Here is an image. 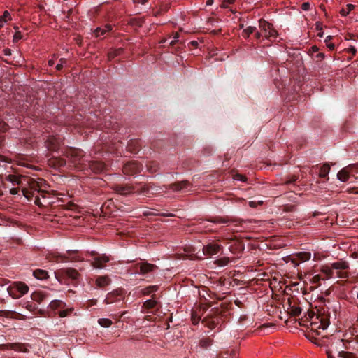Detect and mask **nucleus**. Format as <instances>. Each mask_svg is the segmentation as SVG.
<instances>
[{
    "instance_id": "f257e3e1",
    "label": "nucleus",
    "mask_w": 358,
    "mask_h": 358,
    "mask_svg": "<svg viewBox=\"0 0 358 358\" xmlns=\"http://www.w3.org/2000/svg\"><path fill=\"white\" fill-rule=\"evenodd\" d=\"M5 180L12 183L13 186L10 189V194L16 195L19 194L20 190L28 201H31L34 196V192H40L39 183L34 179L23 175L9 174L5 177Z\"/></svg>"
},
{
    "instance_id": "f03ea898",
    "label": "nucleus",
    "mask_w": 358,
    "mask_h": 358,
    "mask_svg": "<svg viewBox=\"0 0 358 358\" xmlns=\"http://www.w3.org/2000/svg\"><path fill=\"white\" fill-rule=\"evenodd\" d=\"M192 186L191 183L188 180H182L176 182L169 185H164L163 187H160L157 185L153 182H138V185H137V188L138 191V195L148 196L150 194H157L162 192H164L163 189H173L174 191H187L189 187Z\"/></svg>"
},
{
    "instance_id": "7ed1b4c3",
    "label": "nucleus",
    "mask_w": 358,
    "mask_h": 358,
    "mask_svg": "<svg viewBox=\"0 0 358 358\" xmlns=\"http://www.w3.org/2000/svg\"><path fill=\"white\" fill-rule=\"evenodd\" d=\"M224 312L219 308H213L210 310L208 313L202 320L201 322L205 327L214 329L217 328L221 330V326L224 322Z\"/></svg>"
},
{
    "instance_id": "20e7f679",
    "label": "nucleus",
    "mask_w": 358,
    "mask_h": 358,
    "mask_svg": "<svg viewBox=\"0 0 358 358\" xmlns=\"http://www.w3.org/2000/svg\"><path fill=\"white\" fill-rule=\"evenodd\" d=\"M132 271L144 278L152 277L158 270V266L155 264L148 263L146 261H141L131 267Z\"/></svg>"
},
{
    "instance_id": "39448f33",
    "label": "nucleus",
    "mask_w": 358,
    "mask_h": 358,
    "mask_svg": "<svg viewBox=\"0 0 358 358\" xmlns=\"http://www.w3.org/2000/svg\"><path fill=\"white\" fill-rule=\"evenodd\" d=\"M85 255L92 258L91 259H87V262L96 269L104 268L106 263L112 259L110 256H108L106 254H99L96 251H87Z\"/></svg>"
},
{
    "instance_id": "423d86ee",
    "label": "nucleus",
    "mask_w": 358,
    "mask_h": 358,
    "mask_svg": "<svg viewBox=\"0 0 358 358\" xmlns=\"http://www.w3.org/2000/svg\"><path fill=\"white\" fill-rule=\"evenodd\" d=\"M138 182H134L131 184H114L112 185L111 189L117 194L122 196H129L132 194L138 195V189L136 187Z\"/></svg>"
},
{
    "instance_id": "0eeeda50",
    "label": "nucleus",
    "mask_w": 358,
    "mask_h": 358,
    "mask_svg": "<svg viewBox=\"0 0 358 358\" xmlns=\"http://www.w3.org/2000/svg\"><path fill=\"white\" fill-rule=\"evenodd\" d=\"M55 275L60 283L65 284L69 280H77L80 274L75 268H66L57 270L55 272Z\"/></svg>"
},
{
    "instance_id": "6e6552de",
    "label": "nucleus",
    "mask_w": 358,
    "mask_h": 358,
    "mask_svg": "<svg viewBox=\"0 0 358 358\" xmlns=\"http://www.w3.org/2000/svg\"><path fill=\"white\" fill-rule=\"evenodd\" d=\"M7 289L10 296L13 299H18L28 292L29 287L22 282H15Z\"/></svg>"
},
{
    "instance_id": "1a4fd4ad",
    "label": "nucleus",
    "mask_w": 358,
    "mask_h": 358,
    "mask_svg": "<svg viewBox=\"0 0 358 358\" xmlns=\"http://www.w3.org/2000/svg\"><path fill=\"white\" fill-rule=\"evenodd\" d=\"M333 270H336V275L339 278H349L350 273L348 270L350 268L349 263L345 260L341 259L331 264Z\"/></svg>"
},
{
    "instance_id": "9d476101",
    "label": "nucleus",
    "mask_w": 358,
    "mask_h": 358,
    "mask_svg": "<svg viewBox=\"0 0 358 358\" xmlns=\"http://www.w3.org/2000/svg\"><path fill=\"white\" fill-rule=\"evenodd\" d=\"M64 155L71 159V162L76 166L80 163L85 155V152L78 148H68L64 152Z\"/></svg>"
},
{
    "instance_id": "9b49d317",
    "label": "nucleus",
    "mask_w": 358,
    "mask_h": 358,
    "mask_svg": "<svg viewBox=\"0 0 358 358\" xmlns=\"http://www.w3.org/2000/svg\"><path fill=\"white\" fill-rule=\"evenodd\" d=\"M56 262H82L84 258L78 255L77 250H68L66 254L58 255L55 257Z\"/></svg>"
},
{
    "instance_id": "f8f14e48",
    "label": "nucleus",
    "mask_w": 358,
    "mask_h": 358,
    "mask_svg": "<svg viewBox=\"0 0 358 358\" xmlns=\"http://www.w3.org/2000/svg\"><path fill=\"white\" fill-rule=\"evenodd\" d=\"M143 166L136 161H129L122 167V172L125 175L133 176L141 171Z\"/></svg>"
},
{
    "instance_id": "ddd939ff",
    "label": "nucleus",
    "mask_w": 358,
    "mask_h": 358,
    "mask_svg": "<svg viewBox=\"0 0 358 358\" xmlns=\"http://www.w3.org/2000/svg\"><path fill=\"white\" fill-rule=\"evenodd\" d=\"M315 321L310 322L312 331H317L319 329H326L329 325V318L324 315H316Z\"/></svg>"
},
{
    "instance_id": "4468645a",
    "label": "nucleus",
    "mask_w": 358,
    "mask_h": 358,
    "mask_svg": "<svg viewBox=\"0 0 358 358\" xmlns=\"http://www.w3.org/2000/svg\"><path fill=\"white\" fill-rule=\"evenodd\" d=\"M259 27L264 31L266 38L273 40L277 38L278 32L271 28V24L264 20H259Z\"/></svg>"
},
{
    "instance_id": "2eb2a0df",
    "label": "nucleus",
    "mask_w": 358,
    "mask_h": 358,
    "mask_svg": "<svg viewBox=\"0 0 358 358\" xmlns=\"http://www.w3.org/2000/svg\"><path fill=\"white\" fill-rule=\"evenodd\" d=\"M222 246L216 243L210 242L206 245H203L202 248L203 253L205 256L211 257L213 255H217Z\"/></svg>"
},
{
    "instance_id": "dca6fc26",
    "label": "nucleus",
    "mask_w": 358,
    "mask_h": 358,
    "mask_svg": "<svg viewBox=\"0 0 358 358\" xmlns=\"http://www.w3.org/2000/svg\"><path fill=\"white\" fill-rule=\"evenodd\" d=\"M45 145L50 151L58 152L60 147V140L55 136L50 135L45 141Z\"/></svg>"
},
{
    "instance_id": "f3484780",
    "label": "nucleus",
    "mask_w": 358,
    "mask_h": 358,
    "mask_svg": "<svg viewBox=\"0 0 358 358\" xmlns=\"http://www.w3.org/2000/svg\"><path fill=\"white\" fill-rule=\"evenodd\" d=\"M123 299L122 290H114L106 295L104 302L107 304L120 301Z\"/></svg>"
},
{
    "instance_id": "a211bd4d",
    "label": "nucleus",
    "mask_w": 358,
    "mask_h": 358,
    "mask_svg": "<svg viewBox=\"0 0 358 358\" xmlns=\"http://www.w3.org/2000/svg\"><path fill=\"white\" fill-rule=\"evenodd\" d=\"M2 348L7 349V350H13L17 352H27V349L26 348V347L24 344L17 343H7V344L3 345Z\"/></svg>"
},
{
    "instance_id": "6ab92c4d",
    "label": "nucleus",
    "mask_w": 358,
    "mask_h": 358,
    "mask_svg": "<svg viewBox=\"0 0 358 358\" xmlns=\"http://www.w3.org/2000/svg\"><path fill=\"white\" fill-rule=\"evenodd\" d=\"M88 166L95 173H101L105 169V164L101 162L97 161L89 162Z\"/></svg>"
},
{
    "instance_id": "aec40b11",
    "label": "nucleus",
    "mask_w": 358,
    "mask_h": 358,
    "mask_svg": "<svg viewBox=\"0 0 358 358\" xmlns=\"http://www.w3.org/2000/svg\"><path fill=\"white\" fill-rule=\"evenodd\" d=\"M350 167H354V166H347L338 171V173L337 174V177L341 181L346 182L348 180L350 176L351 175L350 171Z\"/></svg>"
},
{
    "instance_id": "412c9836",
    "label": "nucleus",
    "mask_w": 358,
    "mask_h": 358,
    "mask_svg": "<svg viewBox=\"0 0 358 358\" xmlns=\"http://www.w3.org/2000/svg\"><path fill=\"white\" fill-rule=\"evenodd\" d=\"M49 164L55 168H62L66 166V160L59 157H54L49 159Z\"/></svg>"
},
{
    "instance_id": "4be33fe9",
    "label": "nucleus",
    "mask_w": 358,
    "mask_h": 358,
    "mask_svg": "<svg viewBox=\"0 0 358 358\" xmlns=\"http://www.w3.org/2000/svg\"><path fill=\"white\" fill-rule=\"evenodd\" d=\"M140 143L136 140H130L127 145V150L131 153H137L140 150Z\"/></svg>"
},
{
    "instance_id": "5701e85b",
    "label": "nucleus",
    "mask_w": 358,
    "mask_h": 358,
    "mask_svg": "<svg viewBox=\"0 0 358 358\" xmlns=\"http://www.w3.org/2000/svg\"><path fill=\"white\" fill-rule=\"evenodd\" d=\"M110 282V279L107 275L98 276L96 279V285L100 288L105 287Z\"/></svg>"
},
{
    "instance_id": "b1692460",
    "label": "nucleus",
    "mask_w": 358,
    "mask_h": 358,
    "mask_svg": "<svg viewBox=\"0 0 358 358\" xmlns=\"http://www.w3.org/2000/svg\"><path fill=\"white\" fill-rule=\"evenodd\" d=\"M147 171L150 173H154L159 169V164L156 161H150L146 164Z\"/></svg>"
},
{
    "instance_id": "393cba45",
    "label": "nucleus",
    "mask_w": 358,
    "mask_h": 358,
    "mask_svg": "<svg viewBox=\"0 0 358 358\" xmlns=\"http://www.w3.org/2000/svg\"><path fill=\"white\" fill-rule=\"evenodd\" d=\"M45 294L43 292H34L31 294V299L38 303H41L45 298Z\"/></svg>"
},
{
    "instance_id": "a878e982",
    "label": "nucleus",
    "mask_w": 358,
    "mask_h": 358,
    "mask_svg": "<svg viewBox=\"0 0 358 358\" xmlns=\"http://www.w3.org/2000/svg\"><path fill=\"white\" fill-rule=\"evenodd\" d=\"M49 306L51 309L55 310L64 308L66 306V304L60 300H53L50 303Z\"/></svg>"
},
{
    "instance_id": "bb28decb",
    "label": "nucleus",
    "mask_w": 358,
    "mask_h": 358,
    "mask_svg": "<svg viewBox=\"0 0 358 358\" xmlns=\"http://www.w3.org/2000/svg\"><path fill=\"white\" fill-rule=\"evenodd\" d=\"M159 286L158 285H150L147 287H145L141 290V293L143 295L148 296L151 293L155 292L158 290Z\"/></svg>"
},
{
    "instance_id": "cd10ccee",
    "label": "nucleus",
    "mask_w": 358,
    "mask_h": 358,
    "mask_svg": "<svg viewBox=\"0 0 358 358\" xmlns=\"http://www.w3.org/2000/svg\"><path fill=\"white\" fill-rule=\"evenodd\" d=\"M34 276L39 280H45L48 278V272L42 269H36L33 272Z\"/></svg>"
},
{
    "instance_id": "c85d7f7f",
    "label": "nucleus",
    "mask_w": 358,
    "mask_h": 358,
    "mask_svg": "<svg viewBox=\"0 0 358 358\" xmlns=\"http://www.w3.org/2000/svg\"><path fill=\"white\" fill-rule=\"evenodd\" d=\"M112 29L111 25H106L104 29H101L100 27H98L94 31V34L96 37L101 36L104 35L105 33L110 31Z\"/></svg>"
},
{
    "instance_id": "c756f323",
    "label": "nucleus",
    "mask_w": 358,
    "mask_h": 358,
    "mask_svg": "<svg viewBox=\"0 0 358 358\" xmlns=\"http://www.w3.org/2000/svg\"><path fill=\"white\" fill-rule=\"evenodd\" d=\"M330 171V166L329 164H325L320 168L319 176L321 178H326Z\"/></svg>"
},
{
    "instance_id": "7c9ffc66",
    "label": "nucleus",
    "mask_w": 358,
    "mask_h": 358,
    "mask_svg": "<svg viewBox=\"0 0 358 358\" xmlns=\"http://www.w3.org/2000/svg\"><path fill=\"white\" fill-rule=\"evenodd\" d=\"M257 30L255 27H248L242 32V36L246 39L249 38L250 34L255 33Z\"/></svg>"
},
{
    "instance_id": "2f4dec72",
    "label": "nucleus",
    "mask_w": 358,
    "mask_h": 358,
    "mask_svg": "<svg viewBox=\"0 0 358 358\" xmlns=\"http://www.w3.org/2000/svg\"><path fill=\"white\" fill-rule=\"evenodd\" d=\"M311 254L308 252H299L296 255V258L298 260L301 262L308 261L310 259Z\"/></svg>"
},
{
    "instance_id": "473e14b6",
    "label": "nucleus",
    "mask_w": 358,
    "mask_h": 358,
    "mask_svg": "<svg viewBox=\"0 0 358 358\" xmlns=\"http://www.w3.org/2000/svg\"><path fill=\"white\" fill-rule=\"evenodd\" d=\"M321 271L327 275L328 278H332L334 275L333 268L331 266H323L321 268Z\"/></svg>"
},
{
    "instance_id": "72a5a7b5",
    "label": "nucleus",
    "mask_w": 358,
    "mask_h": 358,
    "mask_svg": "<svg viewBox=\"0 0 358 358\" xmlns=\"http://www.w3.org/2000/svg\"><path fill=\"white\" fill-rule=\"evenodd\" d=\"M73 311V308H66V306L64 308H61L59 310V311L58 312V315L60 317H65L69 315Z\"/></svg>"
},
{
    "instance_id": "f704fd0d",
    "label": "nucleus",
    "mask_w": 358,
    "mask_h": 358,
    "mask_svg": "<svg viewBox=\"0 0 358 358\" xmlns=\"http://www.w3.org/2000/svg\"><path fill=\"white\" fill-rule=\"evenodd\" d=\"M338 357L339 358H357V356L355 354L343 350L338 352Z\"/></svg>"
},
{
    "instance_id": "c9c22d12",
    "label": "nucleus",
    "mask_w": 358,
    "mask_h": 358,
    "mask_svg": "<svg viewBox=\"0 0 358 358\" xmlns=\"http://www.w3.org/2000/svg\"><path fill=\"white\" fill-rule=\"evenodd\" d=\"M122 52H123V49L122 48L111 50L108 53V57L109 59H113L117 56L120 55Z\"/></svg>"
},
{
    "instance_id": "e433bc0d",
    "label": "nucleus",
    "mask_w": 358,
    "mask_h": 358,
    "mask_svg": "<svg viewBox=\"0 0 358 358\" xmlns=\"http://www.w3.org/2000/svg\"><path fill=\"white\" fill-rule=\"evenodd\" d=\"M207 220L215 224H226L229 222V220H227L221 217H214Z\"/></svg>"
},
{
    "instance_id": "4c0bfd02",
    "label": "nucleus",
    "mask_w": 358,
    "mask_h": 358,
    "mask_svg": "<svg viewBox=\"0 0 358 358\" xmlns=\"http://www.w3.org/2000/svg\"><path fill=\"white\" fill-rule=\"evenodd\" d=\"M98 323L103 327H109L113 324L112 321L108 318H100L98 320Z\"/></svg>"
},
{
    "instance_id": "58836bf2",
    "label": "nucleus",
    "mask_w": 358,
    "mask_h": 358,
    "mask_svg": "<svg viewBox=\"0 0 358 358\" xmlns=\"http://www.w3.org/2000/svg\"><path fill=\"white\" fill-rule=\"evenodd\" d=\"M230 262L229 257H222L217 259L215 263L219 266H227Z\"/></svg>"
},
{
    "instance_id": "ea45409f",
    "label": "nucleus",
    "mask_w": 358,
    "mask_h": 358,
    "mask_svg": "<svg viewBox=\"0 0 358 358\" xmlns=\"http://www.w3.org/2000/svg\"><path fill=\"white\" fill-rule=\"evenodd\" d=\"M213 343V340L209 338H203L200 341V346L202 348H204V349H206L208 348L210 345H211Z\"/></svg>"
},
{
    "instance_id": "a19ab883",
    "label": "nucleus",
    "mask_w": 358,
    "mask_h": 358,
    "mask_svg": "<svg viewBox=\"0 0 358 358\" xmlns=\"http://www.w3.org/2000/svg\"><path fill=\"white\" fill-rule=\"evenodd\" d=\"M355 6L352 4H348L346 5L345 8H342L341 10L340 13L343 16H346L351 10H352L355 8Z\"/></svg>"
},
{
    "instance_id": "79ce46f5",
    "label": "nucleus",
    "mask_w": 358,
    "mask_h": 358,
    "mask_svg": "<svg viewBox=\"0 0 358 358\" xmlns=\"http://www.w3.org/2000/svg\"><path fill=\"white\" fill-rule=\"evenodd\" d=\"M157 305V301L154 299H149L143 303V307L148 309L154 308Z\"/></svg>"
},
{
    "instance_id": "37998d69",
    "label": "nucleus",
    "mask_w": 358,
    "mask_h": 358,
    "mask_svg": "<svg viewBox=\"0 0 358 358\" xmlns=\"http://www.w3.org/2000/svg\"><path fill=\"white\" fill-rule=\"evenodd\" d=\"M9 20H11L10 13L8 10H5L3 15L0 17V23L7 22Z\"/></svg>"
},
{
    "instance_id": "c03bdc74",
    "label": "nucleus",
    "mask_w": 358,
    "mask_h": 358,
    "mask_svg": "<svg viewBox=\"0 0 358 358\" xmlns=\"http://www.w3.org/2000/svg\"><path fill=\"white\" fill-rule=\"evenodd\" d=\"M332 39V36H328L325 41H324V43H326V45L327 47L330 50H334L335 49V45L334 43H331L330 41Z\"/></svg>"
},
{
    "instance_id": "a18cd8bd",
    "label": "nucleus",
    "mask_w": 358,
    "mask_h": 358,
    "mask_svg": "<svg viewBox=\"0 0 358 358\" xmlns=\"http://www.w3.org/2000/svg\"><path fill=\"white\" fill-rule=\"evenodd\" d=\"M302 309L299 306H293L291 309V313L294 316H299L301 315Z\"/></svg>"
},
{
    "instance_id": "49530a36",
    "label": "nucleus",
    "mask_w": 358,
    "mask_h": 358,
    "mask_svg": "<svg viewBox=\"0 0 358 358\" xmlns=\"http://www.w3.org/2000/svg\"><path fill=\"white\" fill-rule=\"evenodd\" d=\"M298 179H299L298 176L293 175L285 182V184H286V185L294 184L296 181L298 180Z\"/></svg>"
},
{
    "instance_id": "de8ad7c7",
    "label": "nucleus",
    "mask_w": 358,
    "mask_h": 358,
    "mask_svg": "<svg viewBox=\"0 0 358 358\" xmlns=\"http://www.w3.org/2000/svg\"><path fill=\"white\" fill-rule=\"evenodd\" d=\"M67 62V60L65 58H61L59 59V63L57 64L56 69L57 71H61L63 69L64 64H66Z\"/></svg>"
},
{
    "instance_id": "09e8293b",
    "label": "nucleus",
    "mask_w": 358,
    "mask_h": 358,
    "mask_svg": "<svg viewBox=\"0 0 358 358\" xmlns=\"http://www.w3.org/2000/svg\"><path fill=\"white\" fill-rule=\"evenodd\" d=\"M180 35L178 33H175L173 40L170 43L169 46L174 48L175 45L179 42L178 38Z\"/></svg>"
},
{
    "instance_id": "8fccbe9b",
    "label": "nucleus",
    "mask_w": 358,
    "mask_h": 358,
    "mask_svg": "<svg viewBox=\"0 0 358 358\" xmlns=\"http://www.w3.org/2000/svg\"><path fill=\"white\" fill-rule=\"evenodd\" d=\"M349 166H354V167H350V169L351 176H354L355 173H358V164H351Z\"/></svg>"
},
{
    "instance_id": "3c124183",
    "label": "nucleus",
    "mask_w": 358,
    "mask_h": 358,
    "mask_svg": "<svg viewBox=\"0 0 358 358\" xmlns=\"http://www.w3.org/2000/svg\"><path fill=\"white\" fill-rule=\"evenodd\" d=\"M200 320H201L200 316H198L194 313L192 314V322L193 324H194V325L198 324L199 322H200Z\"/></svg>"
},
{
    "instance_id": "603ef678",
    "label": "nucleus",
    "mask_w": 358,
    "mask_h": 358,
    "mask_svg": "<svg viewBox=\"0 0 358 358\" xmlns=\"http://www.w3.org/2000/svg\"><path fill=\"white\" fill-rule=\"evenodd\" d=\"M26 308L29 311L34 312V313L35 312V310H38V307L36 306V304L29 303H27Z\"/></svg>"
},
{
    "instance_id": "864d4df0",
    "label": "nucleus",
    "mask_w": 358,
    "mask_h": 358,
    "mask_svg": "<svg viewBox=\"0 0 358 358\" xmlns=\"http://www.w3.org/2000/svg\"><path fill=\"white\" fill-rule=\"evenodd\" d=\"M233 178L236 180L243 181L245 182L246 180V178L240 174V173H236L234 175Z\"/></svg>"
},
{
    "instance_id": "5fc2aeb1",
    "label": "nucleus",
    "mask_w": 358,
    "mask_h": 358,
    "mask_svg": "<svg viewBox=\"0 0 358 358\" xmlns=\"http://www.w3.org/2000/svg\"><path fill=\"white\" fill-rule=\"evenodd\" d=\"M8 126L3 121L0 120V132H4L7 130Z\"/></svg>"
},
{
    "instance_id": "6e6d98bb",
    "label": "nucleus",
    "mask_w": 358,
    "mask_h": 358,
    "mask_svg": "<svg viewBox=\"0 0 358 358\" xmlns=\"http://www.w3.org/2000/svg\"><path fill=\"white\" fill-rule=\"evenodd\" d=\"M22 34L20 31H17L13 36V42L16 43L22 38Z\"/></svg>"
},
{
    "instance_id": "4d7b16f0",
    "label": "nucleus",
    "mask_w": 358,
    "mask_h": 358,
    "mask_svg": "<svg viewBox=\"0 0 358 358\" xmlns=\"http://www.w3.org/2000/svg\"><path fill=\"white\" fill-rule=\"evenodd\" d=\"M263 203L262 201H250L249 202V206L251 207V208H256L258 205H262Z\"/></svg>"
},
{
    "instance_id": "13d9d810",
    "label": "nucleus",
    "mask_w": 358,
    "mask_h": 358,
    "mask_svg": "<svg viewBox=\"0 0 358 358\" xmlns=\"http://www.w3.org/2000/svg\"><path fill=\"white\" fill-rule=\"evenodd\" d=\"M321 279L322 278L320 275H315L312 278V282L315 284L319 283Z\"/></svg>"
},
{
    "instance_id": "bf43d9fd",
    "label": "nucleus",
    "mask_w": 358,
    "mask_h": 358,
    "mask_svg": "<svg viewBox=\"0 0 358 358\" xmlns=\"http://www.w3.org/2000/svg\"><path fill=\"white\" fill-rule=\"evenodd\" d=\"M346 51L348 52H350L352 54V55H355L357 52V49L354 46H351L349 48L346 49Z\"/></svg>"
},
{
    "instance_id": "052dcab7",
    "label": "nucleus",
    "mask_w": 358,
    "mask_h": 358,
    "mask_svg": "<svg viewBox=\"0 0 358 358\" xmlns=\"http://www.w3.org/2000/svg\"><path fill=\"white\" fill-rule=\"evenodd\" d=\"M310 3L308 2H305L301 4V8L303 10H308L310 9Z\"/></svg>"
},
{
    "instance_id": "680f3d73",
    "label": "nucleus",
    "mask_w": 358,
    "mask_h": 358,
    "mask_svg": "<svg viewBox=\"0 0 358 358\" xmlns=\"http://www.w3.org/2000/svg\"><path fill=\"white\" fill-rule=\"evenodd\" d=\"M97 303V300L96 299H91V300H89L87 302V308L92 306H94L96 305Z\"/></svg>"
},
{
    "instance_id": "e2e57ef3",
    "label": "nucleus",
    "mask_w": 358,
    "mask_h": 358,
    "mask_svg": "<svg viewBox=\"0 0 358 358\" xmlns=\"http://www.w3.org/2000/svg\"><path fill=\"white\" fill-rule=\"evenodd\" d=\"M10 314V312L8 311V310H1L0 311V315H1V316L9 317Z\"/></svg>"
},
{
    "instance_id": "0e129e2a",
    "label": "nucleus",
    "mask_w": 358,
    "mask_h": 358,
    "mask_svg": "<svg viewBox=\"0 0 358 358\" xmlns=\"http://www.w3.org/2000/svg\"><path fill=\"white\" fill-rule=\"evenodd\" d=\"M52 57H53L52 59H50L48 61V65L50 66H52L54 65V64H55V60L54 59L57 58L56 55H53Z\"/></svg>"
},
{
    "instance_id": "69168bd1",
    "label": "nucleus",
    "mask_w": 358,
    "mask_h": 358,
    "mask_svg": "<svg viewBox=\"0 0 358 358\" xmlns=\"http://www.w3.org/2000/svg\"><path fill=\"white\" fill-rule=\"evenodd\" d=\"M319 51V48L317 47L316 45H314V46H312L310 50V53H315V52H317Z\"/></svg>"
},
{
    "instance_id": "338daca9",
    "label": "nucleus",
    "mask_w": 358,
    "mask_h": 358,
    "mask_svg": "<svg viewBox=\"0 0 358 358\" xmlns=\"http://www.w3.org/2000/svg\"><path fill=\"white\" fill-rule=\"evenodd\" d=\"M34 203L36 205H37L38 206H42V203L41 202V199L38 196H36L35 198V200H34Z\"/></svg>"
},
{
    "instance_id": "774afa93",
    "label": "nucleus",
    "mask_w": 358,
    "mask_h": 358,
    "mask_svg": "<svg viewBox=\"0 0 358 358\" xmlns=\"http://www.w3.org/2000/svg\"><path fill=\"white\" fill-rule=\"evenodd\" d=\"M325 55L324 53L322 52H319L318 54L316 55V58L319 60H322L324 58Z\"/></svg>"
}]
</instances>
